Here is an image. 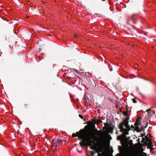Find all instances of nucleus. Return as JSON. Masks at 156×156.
Listing matches in <instances>:
<instances>
[{
    "label": "nucleus",
    "mask_w": 156,
    "mask_h": 156,
    "mask_svg": "<svg viewBox=\"0 0 156 156\" xmlns=\"http://www.w3.org/2000/svg\"><path fill=\"white\" fill-rule=\"evenodd\" d=\"M123 122L124 124V125L125 126L126 128V129H127L128 132L130 130V127L129 125H128L129 121H126L125 120H123Z\"/></svg>",
    "instance_id": "6"
},
{
    "label": "nucleus",
    "mask_w": 156,
    "mask_h": 156,
    "mask_svg": "<svg viewBox=\"0 0 156 156\" xmlns=\"http://www.w3.org/2000/svg\"><path fill=\"white\" fill-rule=\"evenodd\" d=\"M151 109L149 108L147 111V112L148 114H150L151 113Z\"/></svg>",
    "instance_id": "15"
},
{
    "label": "nucleus",
    "mask_w": 156,
    "mask_h": 156,
    "mask_svg": "<svg viewBox=\"0 0 156 156\" xmlns=\"http://www.w3.org/2000/svg\"><path fill=\"white\" fill-rule=\"evenodd\" d=\"M87 125L86 126H85V127H87Z\"/></svg>",
    "instance_id": "33"
},
{
    "label": "nucleus",
    "mask_w": 156,
    "mask_h": 156,
    "mask_svg": "<svg viewBox=\"0 0 156 156\" xmlns=\"http://www.w3.org/2000/svg\"><path fill=\"white\" fill-rule=\"evenodd\" d=\"M114 128V127L113 126H109V131H110V133H112L113 132V130Z\"/></svg>",
    "instance_id": "12"
},
{
    "label": "nucleus",
    "mask_w": 156,
    "mask_h": 156,
    "mask_svg": "<svg viewBox=\"0 0 156 156\" xmlns=\"http://www.w3.org/2000/svg\"><path fill=\"white\" fill-rule=\"evenodd\" d=\"M141 137H143L144 136V134H141Z\"/></svg>",
    "instance_id": "25"
},
{
    "label": "nucleus",
    "mask_w": 156,
    "mask_h": 156,
    "mask_svg": "<svg viewBox=\"0 0 156 156\" xmlns=\"http://www.w3.org/2000/svg\"><path fill=\"white\" fill-rule=\"evenodd\" d=\"M62 140L61 139H55L52 140L53 145L56 147L60 146L62 143Z\"/></svg>",
    "instance_id": "4"
},
{
    "label": "nucleus",
    "mask_w": 156,
    "mask_h": 156,
    "mask_svg": "<svg viewBox=\"0 0 156 156\" xmlns=\"http://www.w3.org/2000/svg\"><path fill=\"white\" fill-rule=\"evenodd\" d=\"M28 105V104H25L24 105H23V108H25V109H26L27 108L26 107Z\"/></svg>",
    "instance_id": "18"
},
{
    "label": "nucleus",
    "mask_w": 156,
    "mask_h": 156,
    "mask_svg": "<svg viewBox=\"0 0 156 156\" xmlns=\"http://www.w3.org/2000/svg\"><path fill=\"white\" fill-rule=\"evenodd\" d=\"M142 142H143L144 145L147 146V148L152 150L153 149L152 142L151 140L147 136H145L142 139Z\"/></svg>",
    "instance_id": "2"
},
{
    "label": "nucleus",
    "mask_w": 156,
    "mask_h": 156,
    "mask_svg": "<svg viewBox=\"0 0 156 156\" xmlns=\"http://www.w3.org/2000/svg\"><path fill=\"white\" fill-rule=\"evenodd\" d=\"M142 128L143 129V127L142 126Z\"/></svg>",
    "instance_id": "35"
},
{
    "label": "nucleus",
    "mask_w": 156,
    "mask_h": 156,
    "mask_svg": "<svg viewBox=\"0 0 156 156\" xmlns=\"http://www.w3.org/2000/svg\"><path fill=\"white\" fill-rule=\"evenodd\" d=\"M75 37H77V36L76 35H75Z\"/></svg>",
    "instance_id": "30"
},
{
    "label": "nucleus",
    "mask_w": 156,
    "mask_h": 156,
    "mask_svg": "<svg viewBox=\"0 0 156 156\" xmlns=\"http://www.w3.org/2000/svg\"><path fill=\"white\" fill-rule=\"evenodd\" d=\"M148 125V122H147L146 126L144 127V128H146L147 127V126Z\"/></svg>",
    "instance_id": "23"
},
{
    "label": "nucleus",
    "mask_w": 156,
    "mask_h": 156,
    "mask_svg": "<svg viewBox=\"0 0 156 156\" xmlns=\"http://www.w3.org/2000/svg\"><path fill=\"white\" fill-rule=\"evenodd\" d=\"M93 128L94 130L96 132L97 134L98 135L100 136V140L101 142H102L103 141V137L102 136V134L103 133V132L102 130H98L97 128H96L94 125L93 126Z\"/></svg>",
    "instance_id": "3"
},
{
    "label": "nucleus",
    "mask_w": 156,
    "mask_h": 156,
    "mask_svg": "<svg viewBox=\"0 0 156 156\" xmlns=\"http://www.w3.org/2000/svg\"><path fill=\"white\" fill-rule=\"evenodd\" d=\"M97 122L98 124H99L100 123H102V121L101 120H98Z\"/></svg>",
    "instance_id": "17"
},
{
    "label": "nucleus",
    "mask_w": 156,
    "mask_h": 156,
    "mask_svg": "<svg viewBox=\"0 0 156 156\" xmlns=\"http://www.w3.org/2000/svg\"><path fill=\"white\" fill-rule=\"evenodd\" d=\"M63 141L64 142H67V140H63Z\"/></svg>",
    "instance_id": "26"
},
{
    "label": "nucleus",
    "mask_w": 156,
    "mask_h": 156,
    "mask_svg": "<svg viewBox=\"0 0 156 156\" xmlns=\"http://www.w3.org/2000/svg\"><path fill=\"white\" fill-rule=\"evenodd\" d=\"M126 134L123 133L120 136H118L117 137V139L119 140H123L126 137Z\"/></svg>",
    "instance_id": "8"
},
{
    "label": "nucleus",
    "mask_w": 156,
    "mask_h": 156,
    "mask_svg": "<svg viewBox=\"0 0 156 156\" xmlns=\"http://www.w3.org/2000/svg\"><path fill=\"white\" fill-rule=\"evenodd\" d=\"M84 132L83 129H81L79 132L76 133V136L78 137V139H80V144L81 147L85 146H90L91 149L94 148L93 144L95 143L93 139L95 135L92 133H88L85 136L83 135V133Z\"/></svg>",
    "instance_id": "1"
},
{
    "label": "nucleus",
    "mask_w": 156,
    "mask_h": 156,
    "mask_svg": "<svg viewBox=\"0 0 156 156\" xmlns=\"http://www.w3.org/2000/svg\"><path fill=\"white\" fill-rule=\"evenodd\" d=\"M155 91H156V90H155Z\"/></svg>",
    "instance_id": "36"
},
{
    "label": "nucleus",
    "mask_w": 156,
    "mask_h": 156,
    "mask_svg": "<svg viewBox=\"0 0 156 156\" xmlns=\"http://www.w3.org/2000/svg\"><path fill=\"white\" fill-rule=\"evenodd\" d=\"M132 45L133 46H134V44H132Z\"/></svg>",
    "instance_id": "34"
},
{
    "label": "nucleus",
    "mask_w": 156,
    "mask_h": 156,
    "mask_svg": "<svg viewBox=\"0 0 156 156\" xmlns=\"http://www.w3.org/2000/svg\"><path fill=\"white\" fill-rule=\"evenodd\" d=\"M116 133L117 134H118V131L117 130L116 131Z\"/></svg>",
    "instance_id": "27"
},
{
    "label": "nucleus",
    "mask_w": 156,
    "mask_h": 156,
    "mask_svg": "<svg viewBox=\"0 0 156 156\" xmlns=\"http://www.w3.org/2000/svg\"><path fill=\"white\" fill-rule=\"evenodd\" d=\"M72 136L73 137H75V136H76V134L74 133H73Z\"/></svg>",
    "instance_id": "20"
},
{
    "label": "nucleus",
    "mask_w": 156,
    "mask_h": 156,
    "mask_svg": "<svg viewBox=\"0 0 156 156\" xmlns=\"http://www.w3.org/2000/svg\"><path fill=\"white\" fill-rule=\"evenodd\" d=\"M73 71H75V72H76L77 73H78L79 72V71L78 70H77L76 69H74L73 70Z\"/></svg>",
    "instance_id": "21"
},
{
    "label": "nucleus",
    "mask_w": 156,
    "mask_h": 156,
    "mask_svg": "<svg viewBox=\"0 0 156 156\" xmlns=\"http://www.w3.org/2000/svg\"><path fill=\"white\" fill-rule=\"evenodd\" d=\"M2 54V52H0V56H1V54Z\"/></svg>",
    "instance_id": "29"
},
{
    "label": "nucleus",
    "mask_w": 156,
    "mask_h": 156,
    "mask_svg": "<svg viewBox=\"0 0 156 156\" xmlns=\"http://www.w3.org/2000/svg\"><path fill=\"white\" fill-rule=\"evenodd\" d=\"M141 155L137 152H135L127 154L126 156H141Z\"/></svg>",
    "instance_id": "9"
},
{
    "label": "nucleus",
    "mask_w": 156,
    "mask_h": 156,
    "mask_svg": "<svg viewBox=\"0 0 156 156\" xmlns=\"http://www.w3.org/2000/svg\"><path fill=\"white\" fill-rule=\"evenodd\" d=\"M124 123L122 122L120 123L119 126V128L120 129V132L126 134H128L129 133L127 129L124 128L123 127Z\"/></svg>",
    "instance_id": "5"
},
{
    "label": "nucleus",
    "mask_w": 156,
    "mask_h": 156,
    "mask_svg": "<svg viewBox=\"0 0 156 156\" xmlns=\"http://www.w3.org/2000/svg\"><path fill=\"white\" fill-rule=\"evenodd\" d=\"M142 118L140 116L137 117L136 119V121L134 124V125H140L141 124V120Z\"/></svg>",
    "instance_id": "7"
},
{
    "label": "nucleus",
    "mask_w": 156,
    "mask_h": 156,
    "mask_svg": "<svg viewBox=\"0 0 156 156\" xmlns=\"http://www.w3.org/2000/svg\"><path fill=\"white\" fill-rule=\"evenodd\" d=\"M79 116L82 119H83V117L82 115L80 114L79 115Z\"/></svg>",
    "instance_id": "22"
},
{
    "label": "nucleus",
    "mask_w": 156,
    "mask_h": 156,
    "mask_svg": "<svg viewBox=\"0 0 156 156\" xmlns=\"http://www.w3.org/2000/svg\"><path fill=\"white\" fill-rule=\"evenodd\" d=\"M129 20H128V21H127L128 23H129Z\"/></svg>",
    "instance_id": "31"
},
{
    "label": "nucleus",
    "mask_w": 156,
    "mask_h": 156,
    "mask_svg": "<svg viewBox=\"0 0 156 156\" xmlns=\"http://www.w3.org/2000/svg\"><path fill=\"white\" fill-rule=\"evenodd\" d=\"M77 151H79L80 153H81V151H79L78 149H77Z\"/></svg>",
    "instance_id": "28"
},
{
    "label": "nucleus",
    "mask_w": 156,
    "mask_h": 156,
    "mask_svg": "<svg viewBox=\"0 0 156 156\" xmlns=\"http://www.w3.org/2000/svg\"><path fill=\"white\" fill-rule=\"evenodd\" d=\"M123 114L124 115H125L126 116H127V112H123Z\"/></svg>",
    "instance_id": "16"
},
{
    "label": "nucleus",
    "mask_w": 156,
    "mask_h": 156,
    "mask_svg": "<svg viewBox=\"0 0 156 156\" xmlns=\"http://www.w3.org/2000/svg\"><path fill=\"white\" fill-rule=\"evenodd\" d=\"M131 128H134V126H133V125H132L131 126Z\"/></svg>",
    "instance_id": "24"
},
{
    "label": "nucleus",
    "mask_w": 156,
    "mask_h": 156,
    "mask_svg": "<svg viewBox=\"0 0 156 156\" xmlns=\"http://www.w3.org/2000/svg\"><path fill=\"white\" fill-rule=\"evenodd\" d=\"M77 145V144H74V145Z\"/></svg>",
    "instance_id": "32"
},
{
    "label": "nucleus",
    "mask_w": 156,
    "mask_h": 156,
    "mask_svg": "<svg viewBox=\"0 0 156 156\" xmlns=\"http://www.w3.org/2000/svg\"><path fill=\"white\" fill-rule=\"evenodd\" d=\"M139 125H135V129L136 131H137L138 132H140L141 131L140 130V129H139V128L138 127Z\"/></svg>",
    "instance_id": "11"
},
{
    "label": "nucleus",
    "mask_w": 156,
    "mask_h": 156,
    "mask_svg": "<svg viewBox=\"0 0 156 156\" xmlns=\"http://www.w3.org/2000/svg\"><path fill=\"white\" fill-rule=\"evenodd\" d=\"M133 102L134 103H136L137 102L136 101V98H135L134 99H133Z\"/></svg>",
    "instance_id": "19"
},
{
    "label": "nucleus",
    "mask_w": 156,
    "mask_h": 156,
    "mask_svg": "<svg viewBox=\"0 0 156 156\" xmlns=\"http://www.w3.org/2000/svg\"><path fill=\"white\" fill-rule=\"evenodd\" d=\"M90 152L91 154V155L92 156H94L95 152L94 151H90ZM96 156H101V154L99 152L98 153V155Z\"/></svg>",
    "instance_id": "10"
},
{
    "label": "nucleus",
    "mask_w": 156,
    "mask_h": 156,
    "mask_svg": "<svg viewBox=\"0 0 156 156\" xmlns=\"http://www.w3.org/2000/svg\"><path fill=\"white\" fill-rule=\"evenodd\" d=\"M127 118L125 119V120H125V121H128V120H129V117L127 115Z\"/></svg>",
    "instance_id": "14"
},
{
    "label": "nucleus",
    "mask_w": 156,
    "mask_h": 156,
    "mask_svg": "<svg viewBox=\"0 0 156 156\" xmlns=\"http://www.w3.org/2000/svg\"><path fill=\"white\" fill-rule=\"evenodd\" d=\"M93 146L94 147V148L93 149V150H96V151H95V153H99V151L97 149V148L95 147L93 145Z\"/></svg>",
    "instance_id": "13"
}]
</instances>
